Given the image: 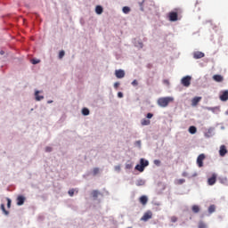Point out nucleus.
I'll list each match as a JSON object with an SVG mask.
<instances>
[{
    "label": "nucleus",
    "instance_id": "1",
    "mask_svg": "<svg viewBox=\"0 0 228 228\" xmlns=\"http://www.w3.org/2000/svg\"><path fill=\"white\" fill-rule=\"evenodd\" d=\"M170 102H174V97H170V96L161 97V98H159L157 101V104H159L160 108H167V106H168Z\"/></svg>",
    "mask_w": 228,
    "mask_h": 228
},
{
    "label": "nucleus",
    "instance_id": "2",
    "mask_svg": "<svg viewBox=\"0 0 228 228\" xmlns=\"http://www.w3.org/2000/svg\"><path fill=\"white\" fill-rule=\"evenodd\" d=\"M145 167H149V161L144 159H141L140 164L135 166V170H138V172H143L145 170Z\"/></svg>",
    "mask_w": 228,
    "mask_h": 228
},
{
    "label": "nucleus",
    "instance_id": "3",
    "mask_svg": "<svg viewBox=\"0 0 228 228\" xmlns=\"http://www.w3.org/2000/svg\"><path fill=\"white\" fill-rule=\"evenodd\" d=\"M181 83H182L183 86H185L186 88H188V86H190L191 85V77H190V76L183 77L181 79Z\"/></svg>",
    "mask_w": 228,
    "mask_h": 228
},
{
    "label": "nucleus",
    "instance_id": "4",
    "mask_svg": "<svg viewBox=\"0 0 228 228\" xmlns=\"http://www.w3.org/2000/svg\"><path fill=\"white\" fill-rule=\"evenodd\" d=\"M204 159H206V155L204 153H201L197 158V165L200 167V168H202L204 167Z\"/></svg>",
    "mask_w": 228,
    "mask_h": 228
},
{
    "label": "nucleus",
    "instance_id": "5",
    "mask_svg": "<svg viewBox=\"0 0 228 228\" xmlns=\"http://www.w3.org/2000/svg\"><path fill=\"white\" fill-rule=\"evenodd\" d=\"M151 218H152V211L148 210L143 214L141 220L142 222H148V220H151Z\"/></svg>",
    "mask_w": 228,
    "mask_h": 228
},
{
    "label": "nucleus",
    "instance_id": "6",
    "mask_svg": "<svg viewBox=\"0 0 228 228\" xmlns=\"http://www.w3.org/2000/svg\"><path fill=\"white\" fill-rule=\"evenodd\" d=\"M115 76L118 79H122V77H125L126 72L123 69H116Z\"/></svg>",
    "mask_w": 228,
    "mask_h": 228
},
{
    "label": "nucleus",
    "instance_id": "7",
    "mask_svg": "<svg viewBox=\"0 0 228 228\" xmlns=\"http://www.w3.org/2000/svg\"><path fill=\"white\" fill-rule=\"evenodd\" d=\"M219 99L220 101H223V102L228 101V91H223L219 96Z\"/></svg>",
    "mask_w": 228,
    "mask_h": 228
},
{
    "label": "nucleus",
    "instance_id": "8",
    "mask_svg": "<svg viewBox=\"0 0 228 228\" xmlns=\"http://www.w3.org/2000/svg\"><path fill=\"white\" fill-rule=\"evenodd\" d=\"M205 54L202 52H194L193 53V59L194 60H200V58H204Z\"/></svg>",
    "mask_w": 228,
    "mask_h": 228
},
{
    "label": "nucleus",
    "instance_id": "9",
    "mask_svg": "<svg viewBox=\"0 0 228 228\" xmlns=\"http://www.w3.org/2000/svg\"><path fill=\"white\" fill-rule=\"evenodd\" d=\"M16 200L17 206H22L26 201V198L24 196H18Z\"/></svg>",
    "mask_w": 228,
    "mask_h": 228
},
{
    "label": "nucleus",
    "instance_id": "10",
    "mask_svg": "<svg viewBox=\"0 0 228 228\" xmlns=\"http://www.w3.org/2000/svg\"><path fill=\"white\" fill-rule=\"evenodd\" d=\"M219 154L222 158L227 154V148H225V145H222L219 150Z\"/></svg>",
    "mask_w": 228,
    "mask_h": 228
},
{
    "label": "nucleus",
    "instance_id": "11",
    "mask_svg": "<svg viewBox=\"0 0 228 228\" xmlns=\"http://www.w3.org/2000/svg\"><path fill=\"white\" fill-rule=\"evenodd\" d=\"M169 20H171L172 22H175V20H177V12H172L169 13Z\"/></svg>",
    "mask_w": 228,
    "mask_h": 228
},
{
    "label": "nucleus",
    "instance_id": "12",
    "mask_svg": "<svg viewBox=\"0 0 228 228\" xmlns=\"http://www.w3.org/2000/svg\"><path fill=\"white\" fill-rule=\"evenodd\" d=\"M200 101H202V97L196 96L191 100V106H197L199 104Z\"/></svg>",
    "mask_w": 228,
    "mask_h": 228
},
{
    "label": "nucleus",
    "instance_id": "13",
    "mask_svg": "<svg viewBox=\"0 0 228 228\" xmlns=\"http://www.w3.org/2000/svg\"><path fill=\"white\" fill-rule=\"evenodd\" d=\"M139 201L142 206H146L147 202H149V199L147 198V196H141Z\"/></svg>",
    "mask_w": 228,
    "mask_h": 228
},
{
    "label": "nucleus",
    "instance_id": "14",
    "mask_svg": "<svg viewBox=\"0 0 228 228\" xmlns=\"http://www.w3.org/2000/svg\"><path fill=\"white\" fill-rule=\"evenodd\" d=\"M215 183H216V175H213L212 177L208 178V183L209 184V186H213Z\"/></svg>",
    "mask_w": 228,
    "mask_h": 228
},
{
    "label": "nucleus",
    "instance_id": "15",
    "mask_svg": "<svg viewBox=\"0 0 228 228\" xmlns=\"http://www.w3.org/2000/svg\"><path fill=\"white\" fill-rule=\"evenodd\" d=\"M213 79L214 81H216V83H222V81H224V77H222V75H214Z\"/></svg>",
    "mask_w": 228,
    "mask_h": 228
},
{
    "label": "nucleus",
    "instance_id": "16",
    "mask_svg": "<svg viewBox=\"0 0 228 228\" xmlns=\"http://www.w3.org/2000/svg\"><path fill=\"white\" fill-rule=\"evenodd\" d=\"M91 195L93 197V199H97V197H99V195H101V192H99V191L94 190L91 192Z\"/></svg>",
    "mask_w": 228,
    "mask_h": 228
},
{
    "label": "nucleus",
    "instance_id": "17",
    "mask_svg": "<svg viewBox=\"0 0 228 228\" xmlns=\"http://www.w3.org/2000/svg\"><path fill=\"white\" fill-rule=\"evenodd\" d=\"M102 12H103L102 6L97 5V6L95 7V12H96L98 15H101V13H102Z\"/></svg>",
    "mask_w": 228,
    "mask_h": 228
},
{
    "label": "nucleus",
    "instance_id": "18",
    "mask_svg": "<svg viewBox=\"0 0 228 228\" xmlns=\"http://www.w3.org/2000/svg\"><path fill=\"white\" fill-rule=\"evenodd\" d=\"M38 94H40L39 91H36L35 95H36V101H42V99H44V96L39 95Z\"/></svg>",
    "mask_w": 228,
    "mask_h": 228
},
{
    "label": "nucleus",
    "instance_id": "19",
    "mask_svg": "<svg viewBox=\"0 0 228 228\" xmlns=\"http://www.w3.org/2000/svg\"><path fill=\"white\" fill-rule=\"evenodd\" d=\"M189 133H191V134H195V133H197V127L195 126H190L189 127Z\"/></svg>",
    "mask_w": 228,
    "mask_h": 228
},
{
    "label": "nucleus",
    "instance_id": "20",
    "mask_svg": "<svg viewBox=\"0 0 228 228\" xmlns=\"http://www.w3.org/2000/svg\"><path fill=\"white\" fill-rule=\"evenodd\" d=\"M1 209H2L3 213L6 215V216H8L10 215V212L8 210H6V208H4V204H1Z\"/></svg>",
    "mask_w": 228,
    "mask_h": 228
},
{
    "label": "nucleus",
    "instance_id": "21",
    "mask_svg": "<svg viewBox=\"0 0 228 228\" xmlns=\"http://www.w3.org/2000/svg\"><path fill=\"white\" fill-rule=\"evenodd\" d=\"M142 126H151V120L149 119H142L141 121Z\"/></svg>",
    "mask_w": 228,
    "mask_h": 228
},
{
    "label": "nucleus",
    "instance_id": "22",
    "mask_svg": "<svg viewBox=\"0 0 228 228\" xmlns=\"http://www.w3.org/2000/svg\"><path fill=\"white\" fill-rule=\"evenodd\" d=\"M82 114L85 117H86V116L90 115V110L88 109H86V108H84V109H82Z\"/></svg>",
    "mask_w": 228,
    "mask_h": 228
},
{
    "label": "nucleus",
    "instance_id": "23",
    "mask_svg": "<svg viewBox=\"0 0 228 228\" xmlns=\"http://www.w3.org/2000/svg\"><path fill=\"white\" fill-rule=\"evenodd\" d=\"M192 211L194 213H199V211H200V207H199V205L192 206Z\"/></svg>",
    "mask_w": 228,
    "mask_h": 228
},
{
    "label": "nucleus",
    "instance_id": "24",
    "mask_svg": "<svg viewBox=\"0 0 228 228\" xmlns=\"http://www.w3.org/2000/svg\"><path fill=\"white\" fill-rule=\"evenodd\" d=\"M123 13H129V12H131V8L125 6L122 9Z\"/></svg>",
    "mask_w": 228,
    "mask_h": 228
},
{
    "label": "nucleus",
    "instance_id": "25",
    "mask_svg": "<svg viewBox=\"0 0 228 228\" xmlns=\"http://www.w3.org/2000/svg\"><path fill=\"white\" fill-rule=\"evenodd\" d=\"M143 184H145V181L143 180H138L136 182V186H143Z\"/></svg>",
    "mask_w": 228,
    "mask_h": 228
},
{
    "label": "nucleus",
    "instance_id": "26",
    "mask_svg": "<svg viewBox=\"0 0 228 228\" xmlns=\"http://www.w3.org/2000/svg\"><path fill=\"white\" fill-rule=\"evenodd\" d=\"M69 197H74V193H76V189H70L69 191H68Z\"/></svg>",
    "mask_w": 228,
    "mask_h": 228
},
{
    "label": "nucleus",
    "instance_id": "27",
    "mask_svg": "<svg viewBox=\"0 0 228 228\" xmlns=\"http://www.w3.org/2000/svg\"><path fill=\"white\" fill-rule=\"evenodd\" d=\"M215 205H211L209 208H208V213H215Z\"/></svg>",
    "mask_w": 228,
    "mask_h": 228
},
{
    "label": "nucleus",
    "instance_id": "28",
    "mask_svg": "<svg viewBox=\"0 0 228 228\" xmlns=\"http://www.w3.org/2000/svg\"><path fill=\"white\" fill-rule=\"evenodd\" d=\"M184 183H186V180H184V179L176 180V184H184Z\"/></svg>",
    "mask_w": 228,
    "mask_h": 228
},
{
    "label": "nucleus",
    "instance_id": "29",
    "mask_svg": "<svg viewBox=\"0 0 228 228\" xmlns=\"http://www.w3.org/2000/svg\"><path fill=\"white\" fill-rule=\"evenodd\" d=\"M162 83H163L164 85H166V86H170V80H169V79H164V80L162 81Z\"/></svg>",
    "mask_w": 228,
    "mask_h": 228
},
{
    "label": "nucleus",
    "instance_id": "30",
    "mask_svg": "<svg viewBox=\"0 0 228 228\" xmlns=\"http://www.w3.org/2000/svg\"><path fill=\"white\" fill-rule=\"evenodd\" d=\"M7 200V208H12V200L10 198H6Z\"/></svg>",
    "mask_w": 228,
    "mask_h": 228
},
{
    "label": "nucleus",
    "instance_id": "31",
    "mask_svg": "<svg viewBox=\"0 0 228 228\" xmlns=\"http://www.w3.org/2000/svg\"><path fill=\"white\" fill-rule=\"evenodd\" d=\"M31 63H32L33 65H37V63H40V60L32 59V60H31Z\"/></svg>",
    "mask_w": 228,
    "mask_h": 228
},
{
    "label": "nucleus",
    "instance_id": "32",
    "mask_svg": "<svg viewBox=\"0 0 228 228\" xmlns=\"http://www.w3.org/2000/svg\"><path fill=\"white\" fill-rule=\"evenodd\" d=\"M63 56H65V51H61V52L59 53V58H60V60H61V58H63Z\"/></svg>",
    "mask_w": 228,
    "mask_h": 228
},
{
    "label": "nucleus",
    "instance_id": "33",
    "mask_svg": "<svg viewBox=\"0 0 228 228\" xmlns=\"http://www.w3.org/2000/svg\"><path fill=\"white\" fill-rule=\"evenodd\" d=\"M93 174H94V175H97V174H99V167L94 168Z\"/></svg>",
    "mask_w": 228,
    "mask_h": 228
},
{
    "label": "nucleus",
    "instance_id": "34",
    "mask_svg": "<svg viewBox=\"0 0 228 228\" xmlns=\"http://www.w3.org/2000/svg\"><path fill=\"white\" fill-rule=\"evenodd\" d=\"M171 222L173 224H175V222H177V216H171Z\"/></svg>",
    "mask_w": 228,
    "mask_h": 228
},
{
    "label": "nucleus",
    "instance_id": "35",
    "mask_svg": "<svg viewBox=\"0 0 228 228\" xmlns=\"http://www.w3.org/2000/svg\"><path fill=\"white\" fill-rule=\"evenodd\" d=\"M199 228H206V224H204V222H200Z\"/></svg>",
    "mask_w": 228,
    "mask_h": 228
},
{
    "label": "nucleus",
    "instance_id": "36",
    "mask_svg": "<svg viewBox=\"0 0 228 228\" xmlns=\"http://www.w3.org/2000/svg\"><path fill=\"white\" fill-rule=\"evenodd\" d=\"M126 170H131V168H133V164H126Z\"/></svg>",
    "mask_w": 228,
    "mask_h": 228
},
{
    "label": "nucleus",
    "instance_id": "37",
    "mask_svg": "<svg viewBox=\"0 0 228 228\" xmlns=\"http://www.w3.org/2000/svg\"><path fill=\"white\" fill-rule=\"evenodd\" d=\"M52 151H53V148H52V147L47 146V147L45 148V152H52Z\"/></svg>",
    "mask_w": 228,
    "mask_h": 228
},
{
    "label": "nucleus",
    "instance_id": "38",
    "mask_svg": "<svg viewBox=\"0 0 228 228\" xmlns=\"http://www.w3.org/2000/svg\"><path fill=\"white\" fill-rule=\"evenodd\" d=\"M154 165H157V167H159L161 165V161L159 159L154 160Z\"/></svg>",
    "mask_w": 228,
    "mask_h": 228
},
{
    "label": "nucleus",
    "instance_id": "39",
    "mask_svg": "<svg viewBox=\"0 0 228 228\" xmlns=\"http://www.w3.org/2000/svg\"><path fill=\"white\" fill-rule=\"evenodd\" d=\"M132 85H133V86H138V81L137 80H134L132 82Z\"/></svg>",
    "mask_w": 228,
    "mask_h": 228
},
{
    "label": "nucleus",
    "instance_id": "40",
    "mask_svg": "<svg viewBox=\"0 0 228 228\" xmlns=\"http://www.w3.org/2000/svg\"><path fill=\"white\" fill-rule=\"evenodd\" d=\"M118 97H119V99H122V97H124V94H122V92H118Z\"/></svg>",
    "mask_w": 228,
    "mask_h": 228
},
{
    "label": "nucleus",
    "instance_id": "41",
    "mask_svg": "<svg viewBox=\"0 0 228 228\" xmlns=\"http://www.w3.org/2000/svg\"><path fill=\"white\" fill-rule=\"evenodd\" d=\"M118 86H120V83L119 82H116L115 84H114V88H118Z\"/></svg>",
    "mask_w": 228,
    "mask_h": 228
},
{
    "label": "nucleus",
    "instance_id": "42",
    "mask_svg": "<svg viewBox=\"0 0 228 228\" xmlns=\"http://www.w3.org/2000/svg\"><path fill=\"white\" fill-rule=\"evenodd\" d=\"M146 117H147V118H152V117H154V114L148 113Z\"/></svg>",
    "mask_w": 228,
    "mask_h": 228
},
{
    "label": "nucleus",
    "instance_id": "43",
    "mask_svg": "<svg viewBox=\"0 0 228 228\" xmlns=\"http://www.w3.org/2000/svg\"><path fill=\"white\" fill-rule=\"evenodd\" d=\"M115 170L116 172H120V166H116Z\"/></svg>",
    "mask_w": 228,
    "mask_h": 228
},
{
    "label": "nucleus",
    "instance_id": "44",
    "mask_svg": "<svg viewBox=\"0 0 228 228\" xmlns=\"http://www.w3.org/2000/svg\"><path fill=\"white\" fill-rule=\"evenodd\" d=\"M141 47H143V43H140Z\"/></svg>",
    "mask_w": 228,
    "mask_h": 228
},
{
    "label": "nucleus",
    "instance_id": "45",
    "mask_svg": "<svg viewBox=\"0 0 228 228\" xmlns=\"http://www.w3.org/2000/svg\"><path fill=\"white\" fill-rule=\"evenodd\" d=\"M0 54H4V51H1V52H0Z\"/></svg>",
    "mask_w": 228,
    "mask_h": 228
},
{
    "label": "nucleus",
    "instance_id": "46",
    "mask_svg": "<svg viewBox=\"0 0 228 228\" xmlns=\"http://www.w3.org/2000/svg\"><path fill=\"white\" fill-rule=\"evenodd\" d=\"M183 177H186V173H183Z\"/></svg>",
    "mask_w": 228,
    "mask_h": 228
},
{
    "label": "nucleus",
    "instance_id": "47",
    "mask_svg": "<svg viewBox=\"0 0 228 228\" xmlns=\"http://www.w3.org/2000/svg\"><path fill=\"white\" fill-rule=\"evenodd\" d=\"M51 102H53V101H48V104H51Z\"/></svg>",
    "mask_w": 228,
    "mask_h": 228
},
{
    "label": "nucleus",
    "instance_id": "48",
    "mask_svg": "<svg viewBox=\"0 0 228 228\" xmlns=\"http://www.w3.org/2000/svg\"><path fill=\"white\" fill-rule=\"evenodd\" d=\"M76 191H77V193L78 191L77 190Z\"/></svg>",
    "mask_w": 228,
    "mask_h": 228
},
{
    "label": "nucleus",
    "instance_id": "49",
    "mask_svg": "<svg viewBox=\"0 0 228 228\" xmlns=\"http://www.w3.org/2000/svg\"><path fill=\"white\" fill-rule=\"evenodd\" d=\"M143 1H145V0H142V3H143Z\"/></svg>",
    "mask_w": 228,
    "mask_h": 228
}]
</instances>
